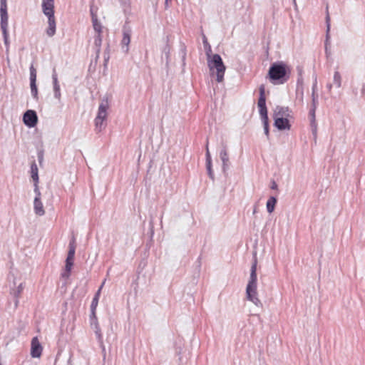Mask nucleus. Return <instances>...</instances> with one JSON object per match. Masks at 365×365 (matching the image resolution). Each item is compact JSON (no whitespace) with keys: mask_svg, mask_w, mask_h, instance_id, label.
<instances>
[{"mask_svg":"<svg viewBox=\"0 0 365 365\" xmlns=\"http://www.w3.org/2000/svg\"><path fill=\"white\" fill-rule=\"evenodd\" d=\"M291 69L283 61H277L271 64L268 78L269 81L274 85H281L285 83L290 77Z\"/></svg>","mask_w":365,"mask_h":365,"instance_id":"obj_1","label":"nucleus"},{"mask_svg":"<svg viewBox=\"0 0 365 365\" xmlns=\"http://www.w3.org/2000/svg\"><path fill=\"white\" fill-rule=\"evenodd\" d=\"M257 259H255L250 269V275L246 287V297L258 307H262V303L258 298L257 293Z\"/></svg>","mask_w":365,"mask_h":365,"instance_id":"obj_2","label":"nucleus"},{"mask_svg":"<svg viewBox=\"0 0 365 365\" xmlns=\"http://www.w3.org/2000/svg\"><path fill=\"white\" fill-rule=\"evenodd\" d=\"M42 11L48 18V28L46 30L49 37L55 35L56 31V23L54 16V0H42Z\"/></svg>","mask_w":365,"mask_h":365,"instance_id":"obj_3","label":"nucleus"},{"mask_svg":"<svg viewBox=\"0 0 365 365\" xmlns=\"http://www.w3.org/2000/svg\"><path fill=\"white\" fill-rule=\"evenodd\" d=\"M207 66L209 67L210 72L216 69V81L218 83L222 82L224 79L226 67L222 61L221 56L217 53L211 56V54L209 53L208 51H207Z\"/></svg>","mask_w":365,"mask_h":365,"instance_id":"obj_4","label":"nucleus"},{"mask_svg":"<svg viewBox=\"0 0 365 365\" xmlns=\"http://www.w3.org/2000/svg\"><path fill=\"white\" fill-rule=\"evenodd\" d=\"M0 16H1V29L2 31L4 43L6 46V52L9 49V40L8 32V12L6 0H0Z\"/></svg>","mask_w":365,"mask_h":365,"instance_id":"obj_5","label":"nucleus"},{"mask_svg":"<svg viewBox=\"0 0 365 365\" xmlns=\"http://www.w3.org/2000/svg\"><path fill=\"white\" fill-rule=\"evenodd\" d=\"M109 107L108 99H103L100 103L97 115L94 120L95 130L97 133L101 132L106 128L104 122L107 119V110Z\"/></svg>","mask_w":365,"mask_h":365,"instance_id":"obj_6","label":"nucleus"},{"mask_svg":"<svg viewBox=\"0 0 365 365\" xmlns=\"http://www.w3.org/2000/svg\"><path fill=\"white\" fill-rule=\"evenodd\" d=\"M76 252V241L75 239L73 238L69 242L68 245V255L66 259V265H65V271L61 274V277L63 278H68L70 276V273L73 265V259Z\"/></svg>","mask_w":365,"mask_h":365,"instance_id":"obj_7","label":"nucleus"},{"mask_svg":"<svg viewBox=\"0 0 365 365\" xmlns=\"http://www.w3.org/2000/svg\"><path fill=\"white\" fill-rule=\"evenodd\" d=\"M23 122L29 128H34L38 123L36 112L34 110H27L23 115Z\"/></svg>","mask_w":365,"mask_h":365,"instance_id":"obj_8","label":"nucleus"},{"mask_svg":"<svg viewBox=\"0 0 365 365\" xmlns=\"http://www.w3.org/2000/svg\"><path fill=\"white\" fill-rule=\"evenodd\" d=\"M30 71V87L32 97L38 100V88L36 86V70L32 64L29 68Z\"/></svg>","mask_w":365,"mask_h":365,"instance_id":"obj_9","label":"nucleus"},{"mask_svg":"<svg viewBox=\"0 0 365 365\" xmlns=\"http://www.w3.org/2000/svg\"><path fill=\"white\" fill-rule=\"evenodd\" d=\"M221 145H222V148L220 151L219 155H220V158L222 163V172L224 173H226V172L230 168V160H229L228 152H227V147L226 143H225L224 142H222Z\"/></svg>","mask_w":365,"mask_h":365,"instance_id":"obj_10","label":"nucleus"},{"mask_svg":"<svg viewBox=\"0 0 365 365\" xmlns=\"http://www.w3.org/2000/svg\"><path fill=\"white\" fill-rule=\"evenodd\" d=\"M43 347L37 336H34L31 342V356L33 358H39L42 354Z\"/></svg>","mask_w":365,"mask_h":365,"instance_id":"obj_11","label":"nucleus"},{"mask_svg":"<svg viewBox=\"0 0 365 365\" xmlns=\"http://www.w3.org/2000/svg\"><path fill=\"white\" fill-rule=\"evenodd\" d=\"M52 81H53L54 97H55V98L60 101L61 96V88H60V85H59L58 80V75H57L55 68L53 69V72H52Z\"/></svg>","mask_w":365,"mask_h":365,"instance_id":"obj_12","label":"nucleus"},{"mask_svg":"<svg viewBox=\"0 0 365 365\" xmlns=\"http://www.w3.org/2000/svg\"><path fill=\"white\" fill-rule=\"evenodd\" d=\"M291 110L288 107L284 106H277L274 110L273 118L276 119L277 118H289Z\"/></svg>","mask_w":365,"mask_h":365,"instance_id":"obj_13","label":"nucleus"},{"mask_svg":"<svg viewBox=\"0 0 365 365\" xmlns=\"http://www.w3.org/2000/svg\"><path fill=\"white\" fill-rule=\"evenodd\" d=\"M24 289V284L20 283L15 289H11L10 294L14 298V307L16 308L19 306V299L21 298V293Z\"/></svg>","mask_w":365,"mask_h":365,"instance_id":"obj_14","label":"nucleus"},{"mask_svg":"<svg viewBox=\"0 0 365 365\" xmlns=\"http://www.w3.org/2000/svg\"><path fill=\"white\" fill-rule=\"evenodd\" d=\"M274 125L279 130H289L291 128V124L289 123L288 118H277L276 119H274Z\"/></svg>","mask_w":365,"mask_h":365,"instance_id":"obj_15","label":"nucleus"},{"mask_svg":"<svg viewBox=\"0 0 365 365\" xmlns=\"http://www.w3.org/2000/svg\"><path fill=\"white\" fill-rule=\"evenodd\" d=\"M316 110L314 108H310L309 111V118L310 121V127L312 129V134L316 138L317 137V125L316 122Z\"/></svg>","mask_w":365,"mask_h":365,"instance_id":"obj_16","label":"nucleus"},{"mask_svg":"<svg viewBox=\"0 0 365 365\" xmlns=\"http://www.w3.org/2000/svg\"><path fill=\"white\" fill-rule=\"evenodd\" d=\"M131 31L130 29H124L123 31V38L121 41L122 48L124 49L125 52H128L129 50V44L130 43Z\"/></svg>","mask_w":365,"mask_h":365,"instance_id":"obj_17","label":"nucleus"},{"mask_svg":"<svg viewBox=\"0 0 365 365\" xmlns=\"http://www.w3.org/2000/svg\"><path fill=\"white\" fill-rule=\"evenodd\" d=\"M34 210L36 215L43 216L45 214L43 203L41 199L34 198Z\"/></svg>","mask_w":365,"mask_h":365,"instance_id":"obj_18","label":"nucleus"},{"mask_svg":"<svg viewBox=\"0 0 365 365\" xmlns=\"http://www.w3.org/2000/svg\"><path fill=\"white\" fill-rule=\"evenodd\" d=\"M259 96L257 102L258 108L264 107L266 106L265 86L262 84L259 87Z\"/></svg>","mask_w":365,"mask_h":365,"instance_id":"obj_19","label":"nucleus"},{"mask_svg":"<svg viewBox=\"0 0 365 365\" xmlns=\"http://www.w3.org/2000/svg\"><path fill=\"white\" fill-rule=\"evenodd\" d=\"M206 169L210 178L214 180L215 175L212 170V158L210 152L206 154Z\"/></svg>","mask_w":365,"mask_h":365,"instance_id":"obj_20","label":"nucleus"},{"mask_svg":"<svg viewBox=\"0 0 365 365\" xmlns=\"http://www.w3.org/2000/svg\"><path fill=\"white\" fill-rule=\"evenodd\" d=\"M31 178L34 182H38V167L35 161L31 165Z\"/></svg>","mask_w":365,"mask_h":365,"instance_id":"obj_21","label":"nucleus"},{"mask_svg":"<svg viewBox=\"0 0 365 365\" xmlns=\"http://www.w3.org/2000/svg\"><path fill=\"white\" fill-rule=\"evenodd\" d=\"M277 200L275 197L271 196L267 202V210L269 213H272L275 207Z\"/></svg>","mask_w":365,"mask_h":365,"instance_id":"obj_22","label":"nucleus"},{"mask_svg":"<svg viewBox=\"0 0 365 365\" xmlns=\"http://www.w3.org/2000/svg\"><path fill=\"white\" fill-rule=\"evenodd\" d=\"M101 287L98 290V292L95 294L91 304V312H96V308L98 304L99 297H100V292H101Z\"/></svg>","mask_w":365,"mask_h":365,"instance_id":"obj_23","label":"nucleus"},{"mask_svg":"<svg viewBox=\"0 0 365 365\" xmlns=\"http://www.w3.org/2000/svg\"><path fill=\"white\" fill-rule=\"evenodd\" d=\"M102 43V36L101 34H96V35L94 37V44L97 48V56L96 58H98L100 49Z\"/></svg>","mask_w":365,"mask_h":365,"instance_id":"obj_24","label":"nucleus"},{"mask_svg":"<svg viewBox=\"0 0 365 365\" xmlns=\"http://www.w3.org/2000/svg\"><path fill=\"white\" fill-rule=\"evenodd\" d=\"M92 24L93 29L95 30L96 34H102L103 26L98 19L93 18V21H92Z\"/></svg>","mask_w":365,"mask_h":365,"instance_id":"obj_25","label":"nucleus"},{"mask_svg":"<svg viewBox=\"0 0 365 365\" xmlns=\"http://www.w3.org/2000/svg\"><path fill=\"white\" fill-rule=\"evenodd\" d=\"M95 334H96V338H97V340L98 341V343L100 344L101 346L102 347V349H103V352L104 353V356H106V349H105V346L103 345V335H102V333H101V330H95Z\"/></svg>","mask_w":365,"mask_h":365,"instance_id":"obj_26","label":"nucleus"},{"mask_svg":"<svg viewBox=\"0 0 365 365\" xmlns=\"http://www.w3.org/2000/svg\"><path fill=\"white\" fill-rule=\"evenodd\" d=\"M180 55L181 56L182 59V66L185 67L186 64V56H187V49L186 46L183 44L180 49Z\"/></svg>","mask_w":365,"mask_h":365,"instance_id":"obj_27","label":"nucleus"},{"mask_svg":"<svg viewBox=\"0 0 365 365\" xmlns=\"http://www.w3.org/2000/svg\"><path fill=\"white\" fill-rule=\"evenodd\" d=\"M333 78L334 83L336 85V86L337 88H340L341 86V76L338 71L334 72Z\"/></svg>","mask_w":365,"mask_h":365,"instance_id":"obj_28","label":"nucleus"},{"mask_svg":"<svg viewBox=\"0 0 365 365\" xmlns=\"http://www.w3.org/2000/svg\"><path fill=\"white\" fill-rule=\"evenodd\" d=\"M262 121L269 120L267 106L259 108Z\"/></svg>","mask_w":365,"mask_h":365,"instance_id":"obj_29","label":"nucleus"},{"mask_svg":"<svg viewBox=\"0 0 365 365\" xmlns=\"http://www.w3.org/2000/svg\"><path fill=\"white\" fill-rule=\"evenodd\" d=\"M202 43H203L204 47L206 50V52L208 51V53H211V46L207 41V37L205 35H203V37H202Z\"/></svg>","mask_w":365,"mask_h":365,"instance_id":"obj_30","label":"nucleus"},{"mask_svg":"<svg viewBox=\"0 0 365 365\" xmlns=\"http://www.w3.org/2000/svg\"><path fill=\"white\" fill-rule=\"evenodd\" d=\"M98 323V319L96 317V312H91L90 314V324L91 326H93L94 324Z\"/></svg>","mask_w":365,"mask_h":365,"instance_id":"obj_31","label":"nucleus"},{"mask_svg":"<svg viewBox=\"0 0 365 365\" xmlns=\"http://www.w3.org/2000/svg\"><path fill=\"white\" fill-rule=\"evenodd\" d=\"M38 182H34V192H35V197L34 198H38V199H41V192H40V190L38 188Z\"/></svg>","mask_w":365,"mask_h":365,"instance_id":"obj_32","label":"nucleus"},{"mask_svg":"<svg viewBox=\"0 0 365 365\" xmlns=\"http://www.w3.org/2000/svg\"><path fill=\"white\" fill-rule=\"evenodd\" d=\"M264 126V134L269 138V120L262 121Z\"/></svg>","mask_w":365,"mask_h":365,"instance_id":"obj_33","label":"nucleus"},{"mask_svg":"<svg viewBox=\"0 0 365 365\" xmlns=\"http://www.w3.org/2000/svg\"><path fill=\"white\" fill-rule=\"evenodd\" d=\"M170 46L168 44H166L163 48V53L165 54V57H166V59H167V61H168L169 60V57H170Z\"/></svg>","mask_w":365,"mask_h":365,"instance_id":"obj_34","label":"nucleus"},{"mask_svg":"<svg viewBox=\"0 0 365 365\" xmlns=\"http://www.w3.org/2000/svg\"><path fill=\"white\" fill-rule=\"evenodd\" d=\"M326 24H327V40L329 38V32L330 30V17L328 14L326 16Z\"/></svg>","mask_w":365,"mask_h":365,"instance_id":"obj_35","label":"nucleus"},{"mask_svg":"<svg viewBox=\"0 0 365 365\" xmlns=\"http://www.w3.org/2000/svg\"><path fill=\"white\" fill-rule=\"evenodd\" d=\"M90 13L91 16V20L93 21V18L98 19L97 12L94 10V8L93 6L90 8Z\"/></svg>","mask_w":365,"mask_h":365,"instance_id":"obj_36","label":"nucleus"},{"mask_svg":"<svg viewBox=\"0 0 365 365\" xmlns=\"http://www.w3.org/2000/svg\"><path fill=\"white\" fill-rule=\"evenodd\" d=\"M314 91H317V78L316 75L314 76V82L312 87V91L314 92Z\"/></svg>","mask_w":365,"mask_h":365,"instance_id":"obj_37","label":"nucleus"},{"mask_svg":"<svg viewBox=\"0 0 365 365\" xmlns=\"http://www.w3.org/2000/svg\"><path fill=\"white\" fill-rule=\"evenodd\" d=\"M318 106V99H312V106L311 108H314L317 109Z\"/></svg>","mask_w":365,"mask_h":365,"instance_id":"obj_38","label":"nucleus"},{"mask_svg":"<svg viewBox=\"0 0 365 365\" xmlns=\"http://www.w3.org/2000/svg\"><path fill=\"white\" fill-rule=\"evenodd\" d=\"M270 187L272 190H277L278 188V185L276 183V182L273 180V181H272Z\"/></svg>","mask_w":365,"mask_h":365,"instance_id":"obj_39","label":"nucleus"},{"mask_svg":"<svg viewBox=\"0 0 365 365\" xmlns=\"http://www.w3.org/2000/svg\"><path fill=\"white\" fill-rule=\"evenodd\" d=\"M319 96L317 91H312V99H318Z\"/></svg>","mask_w":365,"mask_h":365,"instance_id":"obj_40","label":"nucleus"},{"mask_svg":"<svg viewBox=\"0 0 365 365\" xmlns=\"http://www.w3.org/2000/svg\"><path fill=\"white\" fill-rule=\"evenodd\" d=\"M92 327V329H93V330H100L101 328H100V326H99V324L98 323H96L93 324V326H91Z\"/></svg>","mask_w":365,"mask_h":365,"instance_id":"obj_41","label":"nucleus"},{"mask_svg":"<svg viewBox=\"0 0 365 365\" xmlns=\"http://www.w3.org/2000/svg\"><path fill=\"white\" fill-rule=\"evenodd\" d=\"M172 0H165V9H168L170 7V4Z\"/></svg>","mask_w":365,"mask_h":365,"instance_id":"obj_42","label":"nucleus"},{"mask_svg":"<svg viewBox=\"0 0 365 365\" xmlns=\"http://www.w3.org/2000/svg\"><path fill=\"white\" fill-rule=\"evenodd\" d=\"M361 95L362 97H364V95H365V83L362 84V88H361Z\"/></svg>","mask_w":365,"mask_h":365,"instance_id":"obj_43","label":"nucleus"},{"mask_svg":"<svg viewBox=\"0 0 365 365\" xmlns=\"http://www.w3.org/2000/svg\"><path fill=\"white\" fill-rule=\"evenodd\" d=\"M109 58L110 57H109L108 54V55L105 54V56H104V64H105V66H106V64H107V63H108V61L109 60Z\"/></svg>","mask_w":365,"mask_h":365,"instance_id":"obj_44","label":"nucleus"},{"mask_svg":"<svg viewBox=\"0 0 365 365\" xmlns=\"http://www.w3.org/2000/svg\"><path fill=\"white\" fill-rule=\"evenodd\" d=\"M205 150H206V153H205V155H206L207 153V152H210L209 148H208V140H207V143H206V145H205Z\"/></svg>","mask_w":365,"mask_h":365,"instance_id":"obj_45","label":"nucleus"},{"mask_svg":"<svg viewBox=\"0 0 365 365\" xmlns=\"http://www.w3.org/2000/svg\"><path fill=\"white\" fill-rule=\"evenodd\" d=\"M332 85L331 84H327V88L330 91L331 89Z\"/></svg>","mask_w":365,"mask_h":365,"instance_id":"obj_46","label":"nucleus"},{"mask_svg":"<svg viewBox=\"0 0 365 365\" xmlns=\"http://www.w3.org/2000/svg\"><path fill=\"white\" fill-rule=\"evenodd\" d=\"M353 93H354V94L355 96H356V95H357V91H356V90H354V91H353Z\"/></svg>","mask_w":365,"mask_h":365,"instance_id":"obj_47","label":"nucleus"},{"mask_svg":"<svg viewBox=\"0 0 365 365\" xmlns=\"http://www.w3.org/2000/svg\"><path fill=\"white\" fill-rule=\"evenodd\" d=\"M163 216L160 217V223L162 224Z\"/></svg>","mask_w":365,"mask_h":365,"instance_id":"obj_48","label":"nucleus"},{"mask_svg":"<svg viewBox=\"0 0 365 365\" xmlns=\"http://www.w3.org/2000/svg\"><path fill=\"white\" fill-rule=\"evenodd\" d=\"M151 229H152V230H151V232H152V234H153V227H152Z\"/></svg>","mask_w":365,"mask_h":365,"instance_id":"obj_49","label":"nucleus"},{"mask_svg":"<svg viewBox=\"0 0 365 365\" xmlns=\"http://www.w3.org/2000/svg\"><path fill=\"white\" fill-rule=\"evenodd\" d=\"M0 365H2V364L0 363Z\"/></svg>","mask_w":365,"mask_h":365,"instance_id":"obj_50","label":"nucleus"},{"mask_svg":"<svg viewBox=\"0 0 365 365\" xmlns=\"http://www.w3.org/2000/svg\"><path fill=\"white\" fill-rule=\"evenodd\" d=\"M294 1H295V0H294Z\"/></svg>","mask_w":365,"mask_h":365,"instance_id":"obj_51","label":"nucleus"}]
</instances>
